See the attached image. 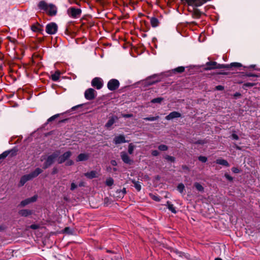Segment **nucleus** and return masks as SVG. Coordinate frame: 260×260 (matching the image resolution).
Wrapping results in <instances>:
<instances>
[{
	"label": "nucleus",
	"mask_w": 260,
	"mask_h": 260,
	"mask_svg": "<svg viewBox=\"0 0 260 260\" xmlns=\"http://www.w3.org/2000/svg\"><path fill=\"white\" fill-rule=\"evenodd\" d=\"M40 10H43L47 12L50 16H54L57 13V8L56 6L52 4H48L45 1H40L38 5Z\"/></svg>",
	"instance_id": "obj_1"
},
{
	"label": "nucleus",
	"mask_w": 260,
	"mask_h": 260,
	"mask_svg": "<svg viewBox=\"0 0 260 260\" xmlns=\"http://www.w3.org/2000/svg\"><path fill=\"white\" fill-rule=\"evenodd\" d=\"M59 155V152L56 151L49 155L44 164L43 169H46L50 167L54 162V160L57 159V157Z\"/></svg>",
	"instance_id": "obj_2"
},
{
	"label": "nucleus",
	"mask_w": 260,
	"mask_h": 260,
	"mask_svg": "<svg viewBox=\"0 0 260 260\" xmlns=\"http://www.w3.org/2000/svg\"><path fill=\"white\" fill-rule=\"evenodd\" d=\"M228 67V66H225V64H218L215 61H209L205 64L204 70L208 71L216 69L225 68Z\"/></svg>",
	"instance_id": "obj_3"
},
{
	"label": "nucleus",
	"mask_w": 260,
	"mask_h": 260,
	"mask_svg": "<svg viewBox=\"0 0 260 260\" xmlns=\"http://www.w3.org/2000/svg\"><path fill=\"white\" fill-rule=\"evenodd\" d=\"M68 14L74 18H78L81 15V10L80 9L71 7L68 10Z\"/></svg>",
	"instance_id": "obj_4"
},
{
	"label": "nucleus",
	"mask_w": 260,
	"mask_h": 260,
	"mask_svg": "<svg viewBox=\"0 0 260 260\" xmlns=\"http://www.w3.org/2000/svg\"><path fill=\"white\" fill-rule=\"evenodd\" d=\"M57 28L58 27L56 23L51 22L46 25V30L48 34L53 35L56 32Z\"/></svg>",
	"instance_id": "obj_5"
},
{
	"label": "nucleus",
	"mask_w": 260,
	"mask_h": 260,
	"mask_svg": "<svg viewBox=\"0 0 260 260\" xmlns=\"http://www.w3.org/2000/svg\"><path fill=\"white\" fill-rule=\"evenodd\" d=\"M72 153L70 151H68L64 153H63L62 155L59 156L57 157V161L58 164H62L65 161H66L72 155Z\"/></svg>",
	"instance_id": "obj_6"
},
{
	"label": "nucleus",
	"mask_w": 260,
	"mask_h": 260,
	"mask_svg": "<svg viewBox=\"0 0 260 260\" xmlns=\"http://www.w3.org/2000/svg\"><path fill=\"white\" fill-rule=\"evenodd\" d=\"M119 86V82L116 79H111L110 80L108 84L107 87L110 90L113 91L117 89Z\"/></svg>",
	"instance_id": "obj_7"
},
{
	"label": "nucleus",
	"mask_w": 260,
	"mask_h": 260,
	"mask_svg": "<svg viewBox=\"0 0 260 260\" xmlns=\"http://www.w3.org/2000/svg\"><path fill=\"white\" fill-rule=\"evenodd\" d=\"M91 85L97 89H100L102 87L103 84L101 78L96 77L92 79Z\"/></svg>",
	"instance_id": "obj_8"
},
{
	"label": "nucleus",
	"mask_w": 260,
	"mask_h": 260,
	"mask_svg": "<svg viewBox=\"0 0 260 260\" xmlns=\"http://www.w3.org/2000/svg\"><path fill=\"white\" fill-rule=\"evenodd\" d=\"M95 90L92 88H88L85 93V98L88 100H91L95 98Z\"/></svg>",
	"instance_id": "obj_9"
},
{
	"label": "nucleus",
	"mask_w": 260,
	"mask_h": 260,
	"mask_svg": "<svg viewBox=\"0 0 260 260\" xmlns=\"http://www.w3.org/2000/svg\"><path fill=\"white\" fill-rule=\"evenodd\" d=\"M120 156L122 161L125 164L131 165L133 162V160L130 158L128 154L124 151L120 153Z\"/></svg>",
	"instance_id": "obj_10"
},
{
	"label": "nucleus",
	"mask_w": 260,
	"mask_h": 260,
	"mask_svg": "<svg viewBox=\"0 0 260 260\" xmlns=\"http://www.w3.org/2000/svg\"><path fill=\"white\" fill-rule=\"evenodd\" d=\"M37 199V196H34L31 198L26 199L21 202L20 205L21 207H24L31 203L35 202Z\"/></svg>",
	"instance_id": "obj_11"
},
{
	"label": "nucleus",
	"mask_w": 260,
	"mask_h": 260,
	"mask_svg": "<svg viewBox=\"0 0 260 260\" xmlns=\"http://www.w3.org/2000/svg\"><path fill=\"white\" fill-rule=\"evenodd\" d=\"M181 116V114L176 111H174L170 113L166 117V119L168 120H172L175 118L180 117Z\"/></svg>",
	"instance_id": "obj_12"
},
{
	"label": "nucleus",
	"mask_w": 260,
	"mask_h": 260,
	"mask_svg": "<svg viewBox=\"0 0 260 260\" xmlns=\"http://www.w3.org/2000/svg\"><path fill=\"white\" fill-rule=\"evenodd\" d=\"M114 142L116 144H119L126 142L123 135H120L115 137Z\"/></svg>",
	"instance_id": "obj_13"
},
{
	"label": "nucleus",
	"mask_w": 260,
	"mask_h": 260,
	"mask_svg": "<svg viewBox=\"0 0 260 260\" xmlns=\"http://www.w3.org/2000/svg\"><path fill=\"white\" fill-rule=\"evenodd\" d=\"M31 180L28 174L23 176L20 180L19 185L22 186L28 180Z\"/></svg>",
	"instance_id": "obj_14"
},
{
	"label": "nucleus",
	"mask_w": 260,
	"mask_h": 260,
	"mask_svg": "<svg viewBox=\"0 0 260 260\" xmlns=\"http://www.w3.org/2000/svg\"><path fill=\"white\" fill-rule=\"evenodd\" d=\"M42 172V170L40 168H37L34 171L29 174L30 178L32 179L37 177L39 174Z\"/></svg>",
	"instance_id": "obj_15"
},
{
	"label": "nucleus",
	"mask_w": 260,
	"mask_h": 260,
	"mask_svg": "<svg viewBox=\"0 0 260 260\" xmlns=\"http://www.w3.org/2000/svg\"><path fill=\"white\" fill-rule=\"evenodd\" d=\"M89 158V154L87 153H81L80 154L77 158V161H84L86 160Z\"/></svg>",
	"instance_id": "obj_16"
},
{
	"label": "nucleus",
	"mask_w": 260,
	"mask_h": 260,
	"mask_svg": "<svg viewBox=\"0 0 260 260\" xmlns=\"http://www.w3.org/2000/svg\"><path fill=\"white\" fill-rule=\"evenodd\" d=\"M84 176L88 179H92L98 177L97 172L95 171H91L84 174Z\"/></svg>",
	"instance_id": "obj_17"
},
{
	"label": "nucleus",
	"mask_w": 260,
	"mask_h": 260,
	"mask_svg": "<svg viewBox=\"0 0 260 260\" xmlns=\"http://www.w3.org/2000/svg\"><path fill=\"white\" fill-rule=\"evenodd\" d=\"M117 118L116 117H111L108 121L107 123L106 124L105 126L107 128L110 127L114 123L116 120H117Z\"/></svg>",
	"instance_id": "obj_18"
},
{
	"label": "nucleus",
	"mask_w": 260,
	"mask_h": 260,
	"mask_svg": "<svg viewBox=\"0 0 260 260\" xmlns=\"http://www.w3.org/2000/svg\"><path fill=\"white\" fill-rule=\"evenodd\" d=\"M166 205L167 206V207L168 209L171 211L173 213H176L177 211L176 210L175 207L174 206L173 204H172L171 202L169 201H168L167 202Z\"/></svg>",
	"instance_id": "obj_19"
},
{
	"label": "nucleus",
	"mask_w": 260,
	"mask_h": 260,
	"mask_svg": "<svg viewBox=\"0 0 260 260\" xmlns=\"http://www.w3.org/2000/svg\"><path fill=\"white\" fill-rule=\"evenodd\" d=\"M19 214L22 216H27L31 214V212L29 210L23 209L19 212Z\"/></svg>",
	"instance_id": "obj_20"
},
{
	"label": "nucleus",
	"mask_w": 260,
	"mask_h": 260,
	"mask_svg": "<svg viewBox=\"0 0 260 260\" xmlns=\"http://www.w3.org/2000/svg\"><path fill=\"white\" fill-rule=\"evenodd\" d=\"M216 162L217 164L221 165H222V166H225V167H229L230 166L229 164L228 163V162L226 160L223 159H217L216 160Z\"/></svg>",
	"instance_id": "obj_21"
},
{
	"label": "nucleus",
	"mask_w": 260,
	"mask_h": 260,
	"mask_svg": "<svg viewBox=\"0 0 260 260\" xmlns=\"http://www.w3.org/2000/svg\"><path fill=\"white\" fill-rule=\"evenodd\" d=\"M150 23L152 27H155L158 25L159 21L157 18L152 17L150 19Z\"/></svg>",
	"instance_id": "obj_22"
},
{
	"label": "nucleus",
	"mask_w": 260,
	"mask_h": 260,
	"mask_svg": "<svg viewBox=\"0 0 260 260\" xmlns=\"http://www.w3.org/2000/svg\"><path fill=\"white\" fill-rule=\"evenodd\" d=\"M59 77L60 72L59 71H57L54 74L52 75L51 79L53 81H56L58 80Z\"/></svg>",
	"instance_id": "obj_23"
},
{
	"label": "nucleus",
	"mask_w": 260,
	"mask_h": 260,
	"mask_svg": "<svg viewBox=\"0 0 260 260\" xmlns=\"http://www.w3.org/2000/svg\"><path fill=\"white\" fill-rule=\"evenodd\" d=\"M132 182L133 183L134 186L136 188V189L138 191H140L141 189V185L140 183L138 181H136L135 180H132Z\"/></svg>",
	"instance_id": "obj_24"
},
{
	"label": "nucleus",
	"mask_w": 260,
	"mask_h": 260,
	"mask_svg": "<svg viewBox=\"0 0 260 260\" xmlns=\"http://www.w3.org/2000/svg\"><path fill=\"white\" fill-rule=\"evenodd\" d=\"M225 66H228V67H226V68H229L232 67H236V68H239L242 67V64L239 62H233L231 63L230 64H225Z\"/></svg>",
	"instance_id": "obj_25"
},
{
	"label": "nucleus",
	"mask_w": 260,
	"mask_h": 260,
	"mask_svg": "<svg viewBox=\"0 0 260 260\" xmlns=\"http://www.w3.org/2000/svg\"><path fill=\"white\" fill-rule=\"evenodd\" d=\"M194 186L198 191H201V192L204 191V187L199 183H198V182L194 183Z\"/></svg>",
	"instance_id": "obj_26"
},
{
	"label": "nucleus",
	"mask_w": 260,
	"mask_h": 260,
	"mask_svg": "<svg viewBox=\"0 0 260 260\" xmlns=\"http://www.w3.org/2000/svg\"><path fill=\"white\" fill-rule=\"evenodd\" d=\"M113 183H114V180L112 178L109 177L107 179V180L106 181V184L107 186H111L113 184Z\"/></svg>",
	"instance_id": "obj_27"
},
{
	"label": "nucleus",
	"mask_w": 260,
	"mask_h": 260,
	"mask_svg": "<svg viewBox=\"0 0 260 260\" xmlns=\"http://www.w3.org/2000/svg\"><path fill=\"white\" fill-rule=\"evenodd\" d=\"M159 117L158 116H156L155 117H149L144 118V119L146 121H153L159 119Z\"/></svg>",
	"instance_id": "obj_28"
},
{
	"label": "nucleus",
	"mask_w": 260,
	"mask_h": 260,
	"mask_svg": "<svg viewBox=\"0 0 260 260\" xmlns=\"http://www.w3.org/2000/svg\"><path fill=\"white\" fill-rule=\"evenodd\" d=\"M116 193H121V195L117 196V197L123 198L124 194L126 193V189L123 188L121 190H117Z\"/></svg>",
	"instance_id": "obj_29"
},
{
	"label": "nucleus",
	"mask_w": 260,
	"mask_h": 260,
	"mask_svg": "<svg viewBox=\"0 0 260 260\" xmlns=\"http://www.w3.org/2000/svg\"><path fill=\"white\" fill-rule=\"evenodd\" d=\"M164 99L160 97L152 99L151 101V102L152 103H160Z\"/></svg>",
	"instance_id": "obj_30"
},
{
	"label": "nucleus",
	"mask_w": 260,
	"mask_h": 260,
	"mask_svg": "<svg viewBox=\"0 0 260 260\" xmlns=\"http://www.w3.org/2000/svg\"><path fill=\"white\" fill-rule=\"evenodd\" d=\"M135 148V146H134L132 143L129 144L128 148V152L129 154H133Z\"/></svg>",
	"instance_id": "obj_31"
},
{
	"label": "nucleus",
	"mask_w": 260,
	"mask_h": 260,
	"mask_svg": "<svg viewBox=\"0 0 260 260\" xmlns=\"http://www.w3.org/2000/svg\"><path fill=\"white\" fill-rule=\"evenodd\" d=\"M184 188V185L182 183L179 184L177 186V189L181 193H183Z\"/></svg>",
	"instance_id": "obj_32"
},
{
	"label": "nucleus",
	"mask_w": 260,
	"mask_h": 260,
	"mask_svg": "<svg viewBox=\"0 0 260 260\" xmlns=\"http://www.w3.org/2000/svg\"><path fill=\"white\" fill-rule=\"evenodd\" d=\"M184 68L183 67H179L177 68H175L174 69V72H177V73H182L184 71Z\"/></svg>",
	"instance_id": "obj_33"
},
{
	"label": "nucleus",
	"mask_w": 260,
	"mask_h": 260,
	"mask_svg": "<svg viewBox=\"0 0 260 260\" xmlns=\"http://www.w3.org/2000/svg\"><path fill=\"white\" fill-rule=\"evenodd\" d=\"M158 148L160 151H166L168 149V146L164 144L159 145Z\"/></svg>",
	"instance_id": "obj_34"
},
{
	"label": "nucleus",
	"mask_w": 260,
	"mask_h": 260,
	"mask_svg": "<svg viewBox=\"0 0 260 260\" xmlns=\"http://www.w3.org/2000/svg\"><path fill=\"white\" fill-rule=\"evenodd\" d=\"M9 152V151H5L4 152L0 154V159H4L5 158H6L8 155Z\"/></svg>",
	"instance_id": "obj_35"
},
{
	"label": "nucleus",
	"mask_w": 260,
	"mask_h": 260,
	"mask_svg": "<svg viewBox=\"0 0 260 260\" xmlns=\"http://www.w3.org/2000/svg\"><path fill=\"white\" fill-rule=\"evenodd\" d=\"M165 159H167L168 161L174 162L175 161V157L170 156V155H166L165 156Z\"/></svg>",
	"instance_id": "obj_36"
},
{
	"label": "nucleus",
	"mask_w": 260,
	"mask_h": 260,
	"mask_svg": "<svg viewBox=\"0 0 260 260\" xmlns=\"http://www.w3.org/2000/svg\"><path fill=\"white\" fill-rule=\"evenodd\" d=\"M59 116V114H56V115H54L52 116H51V117H50L47 120V122H51L54 120H55L57 117H58Z\"/></svg>",
	"instance_id": "obj_37"
},
{
	"label": "nucleus",
	"mask_w": 260,
	"mask_h": 260,
	"mask_svg": "<svg viewBox=\"0 0 260 260\" xmlns=\"http://www.w3.org/2000/svg\"><path fill=\"white\" fill-rule=\"evenodd\" d=\"M150 197L153 200H154L155 201H160L159 197L157 196H155L154 194H150Z\"/></svg>",
	"instance_id": "obj_38"
},
{
	"label": "nucleus",
	"mask_w": 260,
	"mask_h": 260,
	"mask_svg": "<svg viewBox=\"0 0 260 260\" xmlns=\"http://www.w3.org/2000/svg\"><path fill=\"white\" fill-rule=\"evenodd\" d=\"M73 164H74V161L71 159H69V158L66 161V165L68 166H72Z\"/></svg>",
	"instance_id": "obj_39"
},
{
	"label": "nucleus",
	"mask_w": 260,
	"mask_h": 260,
	"mask_svg": "<svg viewBox=\"0 0 260 260\" xmlns=\"http://www.w3.org/2000/svg\"><path fill=\"white\" fill-rule=\"evenodd\" d=\"M158 81L157 80H152L151 81V78H150L149 79H148L147 80V83L149 85H152V84H153L155 83H156Z\"/></svg>",
	"instance_id": "obj_40"
},
{
	"label": "nucleus",
	"mask_w": 260,
	"mask_h": 260,
	"mask_svg": "<svg viewBox=\"0 0 260 260\" xmlns=\"http://www.w3.org/2000/svg\"><path fill=\"white\" fill-rule=\"evenodd\" d=\"M255 85V83L248 82V83H246L244 84L243 86L244 87H252V86H254Z\"/></svg>",
	"instance_id": "obj_41"
},
{
	"label": "nucleus",
	"mask_w": 260,
	"mask_h": 260,
	"mask_svg": "<svg viewBox=\"0 0 260 260\" xmlns=\"http://www.w3.org/2000/svg\"><path fill=\"white\" fill-rule=\"evenodd\" d=\"M199 159L203 162H205L207 161V158L205 156H200L199 157Z\"/></svg>",
	"instance_id": "obj_42"
},
{
	"label": "nucleus",
	"mask_w": 260,
	"mask_h": 260,
	"mask_svg": "<svg viewBox=\"0 0 260 260\" xmlns=\"http://www.w3.org/2000/svg\"><path fill=\"white\" fill-rule=\"evenodd\" d=\"M110 203V201L108 198H105L104 199V205L105 206H108Z\"/></svg>",
	"instance_id": "obj_43"
},
{
	"label": "nucleus",
	"mask_w": 260,
	"mask_h": 260,
	"mask_svg": "<svg viewBox=\"0 0 260 260\" xmlns=\"http://www.w3.org/2000/svg\"><path fill=\"white\" fill-rule=\"evenodd\" d=\"M245 76H247V77H258L259 76L258 75L254 74H252V73H247L245 74Z\"/></svg>",
	"instance_id": "obj_44"
},
{
	"label": "nucleus",
	"mask_w": 260,
	"mask_h": 260,
	"mask_svg": "<svg viewBox=\"0 0 260 260\" xmlns=\"http://www.w3.org/2000/svg\"><path fill=\"white\" fill-rule=\"evenodd\" d=\"M39 26L34 25L31 27V29L34 31H38L39 30Z\"/></svg>",
	"instance_id": "obj_45"
},
{
	"label": "nucleus",
	"mask_w": 260,
	"mask_h": 260,
	"mask_svg": "<svg viewBox=\"0 0 260 260\" xmlns=\"http://www.w3.org/2000/svg\"><path fill=\"white\" fill-rule=\"evenodd\" d=\"M173 253H175L176 255H178V256L180 257H182L183 255L181 252L178 251L177 250H174Z\"/></svg>",
	"instance_id": "obj_46"
},
{
	"label": "nucleus",
	"mask_w": 260,
	"mask_h": 260,
	"mask_svg": "<svg viewBox=\"0 0 260 260\" xmlns=\"http://www.w3.org/2000/svg\"><path fill=\"white\" fill-rule=\"evenodd\" d=\"M151 154L153 155V156H156L157 155H158L159 154V152L157 150H153L151 152Z\"/></svg>",
	"instance_id": "obj_47"
},
{
	"label": "nucleus",
	"mask_w": 260,
	"mask_h": 260,
	"mask_svg": "<svg viewBox=\"0 0 260 260\" xmlns=\"http://www.w3.org/2000/svg\"><path fill=\"white\" fill-rule=\"evenodd\" d=\"M224 176L225 177V178L229 180V181H232L233 180V177H231L230 175H229V174H225L224 175Z\"/></svg>",
	"instance_id": "obj_48"
},
{
	"label": "nucleus",
	"mask_w": 260,
	"mask_h": 260,
	"mask_svg": "<svg viewBox=\"0 0 260 260\" xmlns=\"http://www.w3.org/2000/svg\"><path fill=\"white\" fill-rule=\"evenodd\" d=\"M215 89L217 90H222L224 87L222 85H218L215 87Z\"/></svg>",
	"instance_id": "obj_49"
},
{
	"label": "nucleus",
	"mask_w": 260,
	"mask_h": 260,
	"mask_svg": "<svg viewBox=\"0 0 260 260\" xmlns=\"http://www.w3.org/2000/svg\"><path fill=\"white\" fill-rule=\"evenodd\" d=\"M77 187V185L75 184L74 183H72L71 184V189L72 190L75 189V188H76Z\"/></svg>",
	"instance_id": "obj_50"
},
{
	"label": "nucleus",
	"mask_w": 260,
	"mask_h": 260,
	"mask_svg": "<svg viewBox=\"0 0 260 260\" xmlns=\"http://www.w3.org/2000/svg\"><path fill=\"white\" fill-rule=\"evenodd\" d=\"M232 171L235 173H238L239 172V170L237 168H233Z\"/></svg>",
	"instance_id": "obj_51"
},
{
	"label": "nucleus",
	"mask_w": 260,
	"mask_h": 260,
	"mask_svg": "<svg viewBox=\"0 0 260 260\" xmlns=\"http://www.w3.org/2000/svg\"><path fill=\"white\" fill-rule=\"evenodd\" d=\"M200 12L198 10L196 9L194 11V14L198 16H199L200 15Z\"/></svg>",
	"instance_id": "obj_52"
},
{
	"label": "nucleus",
	"mask_w": 260,
	"mask_h": 260,
	"mask_svg": "<svg viewBox=\"0 0 260 260\" xmlns=\"http://www.w3.org/2000/svg\"><path fill=\"white\" fill-rule=\"evenodd\" d=\"M232 138L235 140H238L239 139L238 136L236 134H232Z\"/></svg>",
	"instance_id": "obj_53"
},
{
	"label": "nucleus",
	"mask_w": 260,
	"mask_h": 260,
	"mask_svg": "<svg viewBox=\"0 0 260 260\" xmlns=\"http://www.w3.org/2000/svg\"><path fill=\"white\" fill-rule=\"evenodd\" d=\"M30 228L32 229H37L38 228V225L36 224H32L30 225Z\"/></svg>",
	"instance_id": "obj_54"
},
{
	"label": "nucleus",
	"mask_w": 260,
	"mask_h": 260,
	"mask_svg": "<svg viewBox=\"0 0 260 260\" xmlns=\"http://www.w3.org/2000/svg\"><path fill=\"white\" fill-rule=\"evenodd\" d=\"M111 164L113 166H116L117 165V162L115 160H112L111 161Z\"/></svg>",
	"instance_id": "obj_55"
},
{
	"label": "nucleus",
	"mask_w": 260,
	"mask_h": 260,
	"mask_svg": "<svg viewBox=\"0 0 260 260\" xmlns=\"http://www.w3.org/2000/svg\"><path fill=\"white\" fill-rule=\"evenodd\" d=\"M132 116V114H124V115H123V117H126V118L131 117Z\"/></svg>",
	"instance_id": "obj_56"
},
{
	"label": "nucleus",
	"mask_w": 260,
	"mask_h": 260,
	"mask_svg": "<svg viewBox=\"0 0 260 260\" xmlns=\"http://www.w3.org/2000/svg\"><path fill=\"white\" fill-rule=\"evenodd\" d=\"M113 260H122L121 257L119 256H115L113 258Z\"/></svg>",
	"instance_id": "obj_57"
},
{
	"label": "nucleus",
	"mask_w": 260,
	"mask_h": 260,
	"mask_svg": "<svg viewBox=\"0 0 260 260\" xmlns=\"http://www.w3.org/2000/svg\"><path fill=\"white\" fill-rule=\"evenodd\" d=\"M57 172V170L56 168H54L52 171V174H54Z\"/></svg>",
	"instance_id": "obj_58"
},
{
	"label": "nucleus",
	"mask_w": 260,
	"mask_h": 260,
	"mask_svg": "<svg viewBox=\"0 0 260 260\" xmlns=\"http://www.w3.org/2000/svg\"><path fill=\"white\" fill-rule=\"evenodd\" d=\"M255 65H251V66L249 67V68H254V67H255Z\"/></svg>",
	"instance_id": "obj_59"
},
{
	"label": "nucleus",
	"mask_w": 260,
	"mask_h": 260,
	"mask_svg": "<svg viewBox=\"0 0 260 260\" xmlns=\"http://www.w3.org/2000/svg\"><path fill=\"white\" fill-rule=\"evenodd\" d=\"M215 260H222V259H221V258H218V257H217V258H216L215 259Z\"/></svg>",
	"instance_id": "obj_60"
},
{
	"label": "nucleus",
	"mask_w": 260,
	"mask_h": 260,
	"mask_svg": "<svg viewBox=\"0 0 260 260\" xmlns=\"http://www.w3.org/2000/svg\"><path fill=\"white\" fill-rule=\"evenodd\" d=\"M117 194V196H119V195H121V193H116Z\"/></svg>",
	"instance_id": "obj_61"
},
{
	"label": "nucleus",
	"mask_w": 260,
	"mask_h": 260,
	"mask_svg": "<svg viewBox=\"0 0 260 260\" xmlns=\"http://www.w3.org/2000/svg\"><path fill=\"white\" fill-rule=\"evenodd\" d=\"M69 229V228H66L65 229V231H67V230H68Z\"/></svg>",
	"instance_id": "obj_62"
},
{
	"label": "nucleus",
	"mask_w": 260,
	"mask_h": 260,
	"mask_svg": "<svg viewBox=\"0 0 260 260\" xmlns=\"http://www.w3.org/2000/svg\"><path fill=\"white\" fill-rule=\"evenodd\" d=\"M198 143H199V144H201V143H202V142H201V141H199L198 142Z\"/></svg>",
	"instance_id": "obj_63"
},
{
	"label": "nucleus",
	"mask_w": 260,
	"mask_h": 260,
	"mask_svg": "<svg viewBox=\"0 0 260 260\" xmlns=\"http://www.w3.org/2000/svg\"><path fill=\"white\" fill-rule=\"evenodd\" d=\"M113 170H114V171H116L117 170V169H116V168H114V169H113Z\"/></svg>",
	"instance_id": "obj_64"
}]
</instances>
